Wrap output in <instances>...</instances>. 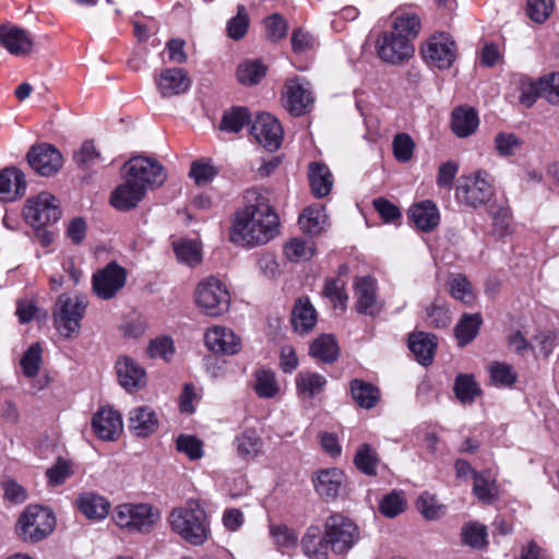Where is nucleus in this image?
Returning <instances> with one entry per match:
<instances>
[{"label":"nucleus","mask_w":559,"mask_h":559,"mask_svg":"<svg viewBox=\"0 0 559 559\" xmlns=\"http://www.w3.org/2000/svg\"><path fill=\"white\" fill-rule=\"evenodd\" d=\"M247 205L237 212L230 241L241 246H261L278 234V216L269 198L258 189L246 193Z\"/></svg>","instance_id":"f257e3e1"},{"label":"nucleus","mask_w":559,"mask_h":559,"mask_svg":"<svg viewBox=\"0 0 559 559\" xmlns=\"http://www.w3.org/2000/svg\"><path fill=\"white\" fill-rule=\"evenodd\" d=\"M168 523L173 532L192 545H202L207 539L206 513L198 502L190 501L186 507L173 509Z\"/></svg>","instance_id":"f03ea898"},{"label":"nucleus","mask_w":559,"mask_h":559,"mask_svg":"<svg viewBox=\"0 0 559 559\" xmlns=\"http://www.w3.org/2000/svg\"><path fill=\"white\" fill-rule=\"evenodd\" d=\"M120 528L132 534H150L160 520V512L150 503H121L112 513Z\"/></svg>","instance_id":"7ed1b4c3"},{"label":"nucleus","mask_w":559,"mask_h":559,"mask_svg":"<svg viewBox=\"0 0 559 559\" xmlns=\"http://www.w3.org/2000/svg\"><path fill=\"white\" fill-rule=\"evenodd\" d=\"M55 525L56 519L49 509L31 504L20 514L15 533L22 542L36 544L47 538L53 532Z\"/></svg>","instance_id":"20e7f679"},{"label":"nucleus","mask_w":559,"mask_h":559,"mask_svg":"<svg viewBox=\"0 0 559 559\" xmlns=\"http://www.w3.org/2000/svg\"><path fill=\"white\" fill-rule=\"evenodd\" d=\"M324 534L330 549L336 555L347 554L360 538L356 523L341 513L328 516L324 523Z\"/></svg>","instance_id":"39448f33"},{"label":"nucleus","mask_w":559,"mask_h":559,"mask_svg":"<svg viewBox=\"0 0 559 559\" xmlns=\"http://www.w3.org/2000/svg\"><path fill=\"white\" fill-rule=\"evenodd\" d=\"M195 302L204 314L218 317L228 311L230 296L221 280L209 276L198 284L195 288Z\"/></svg>","instance_id":"423d86ee"},{"label":"nucleus","mask_w":559,"mask_h":559,"mask_svg":"<svg viewBox=\"0 0 559 559\" xmlns=\"http://www.w3.org/2000/svg\"><path fill=\"white\" fill-rule=\"evenodd\" d=\"M86 302L80 297L61 295L58 297L53 322L59 333L67 338L78 335L84 317Z\"/></svg>","instance_id":"0eeeda50"},{"label":"nucleus","mask_w":559,"mask_h":559,"mask_svg":"<svg viewBox=\"0 0 559 559\" xmlns=\"http://www.w3.org/2000/svg\"><path fill=\"white\" fill-rule=\"evenodd\" d=\"M61 214L59 200L47 191L28 198L23 209L24 218L32 226L53 225Z\"/></svg>","instance_id":"6e6552de"},{"label":"nucleus","mask_w":559,"mask_h":559,"mask_svg":"<svg viewBox=\"0 0 559 559\" xmlns=\"http://www.w3.org/2000/svg\"><path fill=\"white\" fill-rule=\"evenodd\" d=\"M492 195L493 188L489 182V175L484 170L461 178L455 189L457 201L473 209L486 204Z\"/></svg>","instance_id":"1a4fd4ad"},{"label":"nucleus","mask_w":559,"mask_h":559,"mask_svg":"<svg viewBox=\"0 0 559 559\" xmlns=\"http://www.w3.org/2000/svg\"><path fill=\"white\" fill-rule=\"evenodd\" d=\"M314 104V95L311 84L298 76L286 80L282 91V105L296 117L311 111Z\"/></svg>","instance_id":"9d476101"},{"label":"nucleus","mask_w":559,"mask_h":559,"mask_svg":"<svg viewBox=\"0 0 559 559\" xmlns=\"http://www.w3.org/2000/svg\"><path fill=\"white\" fill-rule=\"evenodd\" d=\"M457 47L450 34L440 32L430 36L421 46L425 61L438 69H449L456 59Z\"/></svg>","instance_id":"9b49d317"},{"label":"nucleus","mask_w":559,"mask_h":559,"mask_svg":"<svg viewBox=\"0 0 559 559\" xmlns=\"http://www.w3.org/2000/svg\"><path fill=\"white\" fill-rule=\"evenodd\" d=\"M126 176L138 186L147 188L164 183L166 174L164 167L156 160L143 156H134L124 164Z\"/></svg>","instance_id":"f8f14e48"},{"label":"nucleus","mask_w":559,"mask_h":559,"mask_svg":"<svg viewBox=\"0 0 559 559\" xmlns=\"http://www.w3.org/2000/svg\"><path fill=\"white\" fill-rule=\"evenodd\" d=\"M376 49L380 59L392 64L402 63L414 55L412 43L393 31L383 32L378 37Z\"/></svg>","instance_id":"ddd939ff"},{"label":"nucleus","mask_w":559,"mask_h":559,"mask_svg":"<svg viewBox=\"0 0 559 559\" xmlns=\"http://www.w3.org/2000/svg\"><path fill=\"white\" fill-rule=\"evenodd\" d=\"M126 280V270L116 262H110L93 275V290L97 297L108 300L124 286Z\"/></svg>","instance_id":"4468645a"},{"label":"nucleus","mask_w":559,"mask_h":559,"mask_svg":"<svg viewBox=\"0 0 559 559\" xmlns=\"http://www.w3.org/2000/svg\"><path fill=\"white\" fill-rule=\"evenodd\" d=\"M250 134L269 151L277 150L283 140L280 121L270 114H259L250 127Z\"/></svg>","instance_id":"2eb2a0df"},{"label":"nucleus","mask_w":559,"mask_h":559,"mask_svg":"<svg viewBox=\"0 0 559 559\" xmlns=\"http://www.w3.org/2000/svg\"><path fill=\"white\" fill-rule=\"evenodd\" d=\"M355 309L360 314L377 316L382 305L377 298L376 280L371 276L357 277L354 282Z\"/></svg>","instance_id":"dca6fc26"},{"label":"nucleus","mask_w":559,"mask_h":559,"mask_svg":"<svg viewBox=\"0 0 559 559\" xmlns=\"http://www.w3.org/2000/svg\"><path fill=\"white\" fill-rule=\"evenodd\" d=\"M29 166L41 176H51L62 166L60 152L50 144L33 146L27 153Z\"/></svg>","instance_id":"f3484780"},{"label":"nucleus","mask_w":559,"mask_h":559,"mask_svg":"<svg viewBox=\"0 0 559 559\" xmlns=\"http://www.w3.org/2000/svg\"><path fill=\"white\" fill-rule=\"evenodd\" d=\"M204 342L209 350L215 354L235 355L241 349V340L233 330L215 325L204 334Z\"/></svg>","instance_id":"a211bd4d"},{"label":"nucleus","mask_w":559,"mask_h":559,"mask_svg":"<svg viewBox=\"0 0 559 559\" xmlns=\"http://www.w3.org/2000/svg\"><path fill=\"white\" fill-rule=\"evenodd\" d=\"M190 84L188 73L181 68L165 69L156 79L157 90L162 97L183 94L188 91Z\"/></svg>","instance_id":"6ab92c4d"},{"label":"nucleus","mask_w":559,"mask_h":559,"mask_svg":"<svg viewBox=\"0 0 559 559\" xmlns=\"http://www.w3.org/2000/svg\"><path fill=\"white\" fill-rule=\"evenodd\" d=\"M146 191L126 176V181L119 185L110 194V204L118 211L127 212L138 206Z\"/></svg>","instance_id":"aec40b11"},{"label":"nucleus","mask_w":559,"mask_h":559,"mask_svg":"<svg viewBox=\"0 0 559 559\" xmlns=\"http://www.w3.org/2000/svg\"><path fill=\"white\" fill-rule=\"evenodd\" d=\"M92 426L98 438L112 441L122 430L121 416L112 408H103L94 415Z\"/></svg>","instance_id":"412c9836"},{"label":"nucleus","mask_w":559,"mask_h":559,"mask_svg":"<svg viewBox=\"0 0 559 559\" xmlns=\"http://www.w3.org/2000/svg\"><path fill=\"white\" fill-rule=\"evenodd\" d=\"M0 44L15 56L27 55L33 48L28 33L16 26L0 25Z\"/></svg>","instance_id":"4be33fe9"},{"label":"nucleus","mask_w":559,"mask_h":559,"mask_svg":"<svg viewBox=\"0 0 559 559\" xmlns=\"http://www.w3.org/2000/svg\"><path fill=\"white\" fill-rule=\"evenodd\" d=\"M118 380L127 391L139 390L145 385V371L133 359L123 357L116 364Z\"/></svg>","instance_id":"5701e85b"},{"label":"nucleus","mask_w":559,"mask_h":559,"mask_svg":"<svg viewBox=\"0 0 559 559\" xmlns=\"http://www.w3.org/2000/svg\"><path fill=\"white\" fill-rule=\"evenodd\" d=\"M129 429L138 437H147L158 428L155 412L148 406L133 408L128 418Z\"/></svg>","instance_id":"b1692460"},{"label":"nucleus","mask_w":559,"mask_h":559,"mask_svg":"<svg viewBox=\"0 0 559 559\" xmlns=\"http://www.w3.org/2000/svg\"><path fill=\"white\" fill-rule=\"evenodd\" d=\"M344 478V473L338 468L322 469L313 479L314 489L325 500L335 499L338 496Z\"/></svg>","instance_id":"393cba45"},{"label":"nucleus","mask_w":559,"mask_h":559,"mask_svg":"<svg viewBox=\"0 0 559 559\" xmlns=\"http://www.w3.org/2000/svg\"><path fill=\"white\" fill-rule=\"evenodd\" d=\"M26 191L25 175L17 168H5L0 173V198L13 201Z\"/></svg>","instance_id":"a878e982"},{"label":"nucleus","mask_w":559,"mask_h":559,"mask_svg":"<svg viewBox=\"0 0 559 559\" xmlns=\"http://www.w3.org/2000/svg\"><path fill=\"white\" fill-rule=\"evenodd\" d=\"M75 506L90 520L105 519L110 509V503L103 496L91 491L79 495Z\"/></svg>","instance_id":"bb28decb"},{"label":"nucleus","mask_w":559,"mask_h":559,"mask_svg":"<svg viewBox=\"0 0 559 559\" xmlns=\"http://www.w3.org/2000/svg\"><path fill=\"white\" fill-rule=\"evenodd\" d=\"M301 547L309 559H329L330 544L325 542V534H322L319 526L312 525L307 528L301 539Z\"/></svg>","instance_id":"cd10ccee"},{"label":"nucleus","mask_w":559,"mask_h":559,"mask_svg":"<svg viewBox=\"0 0 559 559\" xmlns=\"http://www.w3.org/2000/svg\"><path fill=\"white\" fill-rule=\"evenodd\" d=\"M317 322V312L307 297L298 298L292 310V324L295 331L308 333Z\"/></svg>","instance_id":"c85d7f7f"},{"label":"nucleus","mask_w":559,"mask_h":559,"mask_svg":"<svg viewBox=\"0 0 559 559\" xmlns=\"http://www.w3.org/2000/svg\"><path fill=\"white\" fill-rule=\"evenodd\" d=\"M478 124L479 119L474 108L461 106L453 110L451 128L459 138L469 136L477 130Z\"/></svg>","instance_id":"c756f323"},{"label":"nucleus","mask_w":559,"mask_h":559,"mask_svg":"<svg viewBox=\"0 0 559 559\" xmlns=\"http://www.w3.org/2000/svg\"><path fill=\"white\" fill-rule=\"evenodd\" d=\"M436 340L435 335L424 332L415 333L409 336L408 347L419 364L428 366L432 362L437 347Z\"/></svg>","instance_id":"7c9ffc66"},{"label":"nucleus","mask_w":559,"mask_h":559,"mask_svg":"<svg viewBox=\"0 0 559 559\" xmlns=\"http://www.w3.org/2000/svg\"><path fill=\"white\" fill-rule=\"evenodd\" d=\"M263 440L254 429H246L236 436L234 445L238 456L250 461L258 457L263 450Z\"/></svg>","instance_id":"2f4dec72"},{"label":"nucleus","mask_w":559,"mask_h":559,"mask_svg":"<svg viewBox=\"0 0 559 559\" xmlns=\"http://www.w3.org/2000/svg\"><path fill=\"white\" fill-rule=\"evenodd\" d=\"M409 216L413 223L424 231L433 229L439 224V211L431 201H424L409 209Z\"/></svg>","instance_id":"473e14b6"},{"label":"nucleus","mask_w":559,"mask_h":559,"mask_svg":"<svg viewBox=\"0 0 559 559\" xmlns=\"http://www.w3.org/2000/svg\"><path fill=\"white\" fill-rule=\"evenodd\" d=\"M309 182L314 197L328 195L333 186V177L329 167L323 163H311L309 165Z\"/></svg>","instance_id":"72a5a7b5"},{"label":"nucleus","mask_w":559,"mask_h":559,"mask_svg":"<svg viewBox=\"0 0 559 559\" xmlns=\"http://www.w3.org/2000/svg\"><path fill=\"white\" fill-rule=\"evenodd\" d=\"M297 394L304 399H312L323 392L328 380L324 376L312 371H300L295 379Z\"/></svg>","instance_id":"f704fd0d"},{"label":"nucleus","mask_w":559,"mask_h":559,"mask_svg":"<svg viewBox=\"0 0 559 559\" xmlns=\"http://www.w3.org/2000/svg\"><path fill=\"white\" fill-rule=\"evenodd\" d=\"M309 354L321 362L332 364L340 356V347L333 335L323 334L310 344Z\"/></svg>","instance_id":"c9c22d12"},{"label":"nucleus","mask_w":559,"mask_h":559,"mask_svg":"<svg viewBox=\"0 0 559 559\" xmlns=\"http://www.w3.org/2000/svg\"><path fill=\"white\" fill-rule=\"evenodd\" d=\"M483 324L480 313H464L454 328V334L460 347L469 344L478 334Z\"/></svg>","instance_id":"e433bc0d"},{"label":"nucleus","mask_w":559,"mask_h":559,"mask_svg":"<svg viewBox=\"0 0 559 559\" xmlns=\"http://www.w3.org/2000/svg\"><path fill=\"white\" fill-rule=\"evenodd\" d=\"M349 385L352 397L359 407L370 409L380 401V391L373 384L354 379Z\"/></svg>","instance_id":"4c0bfd02"},{"label":"nucleus","mask_w":559,"mask_h":559,"mask_svg":"<svg viewBox=\"0 0 559 559\" xmlns=\"http://www.w3.org/2000/svg\"><path fill=\"white\" fill-rule=\"evenodd\" d=\"M379 462L380 457L370 444L362 443L358 447L354 456V464L358 471L368 476H376Z\"/></svg>","instance_id":"58836bf2"},{"label":"nucleus","mask_w":559,"mask_h":559,"mask_svg":"<svg viewBox=\"0 0 559 559\" xmlns=\"http://www.w3.org/2000/svg\"><path fill=\"white\" fill-rule=\"evenodd\" d=\"M325 219L324 207L313 205L304 210L302 214L299 216V225L304 231L317 235L323 230Z\"/></svg>","instance_id":"ea45409f"},{"label":"nucleus","mask_w":559,"mask_h":559,"mask_svg":"<svg viewBox=\"0 0 559 559\" xmlns=\"http://www.w3.org/2000/svg\"><path fill=\"white\" fill-rule=\"evenodd\" d=\"M253 390L259 397H275L280 392V385L275 373L266 369L257 370L254 373Z\"/></svg>","instance_id":"a19ab883"},{"label":"nucleus","mask_w":559,"mask_h":559,"mask_svg":"<svg viewBox=\"0 0 559 559\" xmlns=\"http://www.w3.org/2000/svg\"><path fill=\"white\" fill-rule=\"evenodd\" d=\"M453 390L457 400L463 404L473 403L475 397L481 394V389L474 376L468 373H461L456 377Z\"/></svg>","instance_id":"79ce46f5"},{"label":"nucleus","mask_w":559,"mask_h":559,"mask_svg":"<svg viewBox=\"0 0 559 559\" xmlns=\"http://www.w3.org/2000/svg\"><path fill=\"white\" fill-rule=\"evenodd\" d=\"M250 123L251 116L248 108L237 106L223 115L219 128L225 132L238 133Z\"/></svg>","instance_id":"37998d69"},{"label":"nucleus","mask_w":559,"mask_h":559,"mask_svg":"<svg viewBox=\"0 0 559 559\" xmlns=\"http://www.w3.org/2000/svg\"><path fill=\"white\" fill-rule=\"evenodd\" d=\"M266 74L265 66L258 60H247L237 68V80L242 85L258 84Z\"/></svg>","instance_id":"c03bdc74"},{"label":"nucleus","mask_w":559,"mask_h":559,"mask_svg":"<svg viewBox=\"0 0 559 559\" xmlns=\"http://www.w3.org/2000/svg\"><path fill=\"white\" fill-rule=\"evenodd\" d=\"M420 19L415 13H403L397 15L392 24V31L406 37L408 43L416 38L420 32Z\"/></svg>","instance_id":"a18cd8bd"},{"label":"nucleus","mask_w":559,"mask_h":559,"mask_svg":"<svg viewBox=\"0 0 559 559\" xmlns=\"http://www.w3.org/2000/svg\"><path fill=\"white\" fill-rule=\"evenodd\" d=\"M450 295L466 304L471 305L474 301V293L471 282L461 273L452 274L448 281Z\"/></svg>","instance_id":"49530a36"},{"label":"nucleus","mask_w":559,"mask_h":559,"mask_svg":"<svg viewBox=\"0 0 559 559\" xmlns=\"http://www.w3.org/2000/svg\"><path fill=\"white\" fill-rule=\"evenodd\" d=\"M406 498L402 491L393 490L388 495H384L379 502V511L385 518L392 519L406 509Z\"/></svg>","instance_id":"de8ad7c7"},{"label":"nucleus","mask_w":559,"mask_h":559,"mask_svg":"<svg viewBox=\"0 0 559 559\" xmlns=\"http://www.w3.org/2000/svg\"><path fill=\"white\" fill-rule=\"evenodd\" d=\"M43 349L38 343L31 345L21 358L23 374L27 378H34L38 374L43 364Z\"/></svg>","instance_id":"09e8293b"},{"label":"nucleus","mask_w":559,"mask_h":559,"mask_svg":"<svg viewBox=\"0 0 559 559\" xmlns=\"http://www.w3.org/2000/svg\"><path fill=\"white\" fill-rule=\"evenodd\" d=\"M323 294L333 304L334 308L346 309L348 296L345 292V283L342 280L332 278L325 281Z\"/></svg>","instance_id":"8fccbe9b"},{"label":"nucleus","mask_w":559,"mask_h":559,"mask_svg":"<svg viewBox=\"0 0 559 559\" xmlns=\"http://www.w3.org/2000/svg\"><path fill=\"white\" fill-rule=\"evenodd\" d=\"M490 379L493 384L500 386H511L516 381V373L512 366L504 362H491L488 367Z\"/></svg>","instance_id":"3c124183"},{"label":"nucleus","mask_w":559,"mask_h":559,"mask_svg":"<svg viewBox=\"0 0 559 559\" xmlns=\"http://www.w3.org/2000/svg\"><path fill=\"white\" fill-rule=\"evenodd\" d=\"M174 251L180 262L191 266L201 262V251L194 241L182 240L174 243Z\"/></svg>","instance_id":"603ef678"},{"label":"nucleus","mask_w":559,"mask_h":559,"mask_svg":"<svg viewBox=\"0 0 559 559\" xmlns=\"http://www.w3.org/2000/svg\"><path fill=\"white\" fill-rule=\"evenodd\" d=\"M523 145V141L514 133L500 132L495 136V148L500 156H512Z\"/></svg>","instance_id":"864d4df0"},{"label":"nucleus","mask_w":559,"mask_h":559,"mask_svg":"<svg viewBox=\"0 0 559 559\" xmlns=\"http://www.w3.org/2000/svg\"><path fill=\"white\" fill-rule=\"evenodd\" d=\"M249 27V16L245 5L239 4L237 8L236 16L231 17L227 22V34L235 40L241 39Z\"/></svg>","instance_id":"5fc2aeb1"},{"label":"nucleus","mask_w":559,"mask_h":559,"mask_svg":"<svg viewBox=\"0 0 559 559\" xmlns=\"http://www.w3.org/2000/svg\"><path fill=\"white\" fill-rule=\"evenodd\" d=\"M392 148L396 160L407 163L413 157L415 143L407 133H399L393 139Z\"/></svg>","instance_id":"6e6d98bb"},{"label":"nucleus","mask_w":559,"mask_h":559,"mask_svg":"<svg viewBox=\"0 0 559 559\" xmlns=\"http://www.w3.org/2000/svg\"><path fill=\"white\" fill-rule=\"evenodd\" d=\"M270 532L276 546L285 551L296 547L298 542L297 533L286 525H272Z\"/></svg>","instance_id":"4d7b16f0"},{"label":"nucleus","mask_w":559,"mask_h":559,"mask_svg":"<svg viewBox=\"0 0 559 559\" xmlns=\"http://www.w3.org/2000/svg\"><path fill=\"white\" fill-rule=\"evenodd\" d=\"M473 493L484 503H491L497 497L496 484L484 475L475 474Z\"/></svg>","instance_id":"13d9d810"},{"label":"nucleus","mask_w":559,"mask_h":559,"mask_svg":"<svg viewBox=\"0 0 559 559\" xmlns=\"http://www.w3.org/2000/svg\"><path fill=\"white\" fill-rule=\"evenodd\" d=\"M286 258L292 262L309 260L313 255V250L305 240L294 238L284 247Z\"/></svg>","instance_id":"bf43d9fd"},{"label":"nucleus","mask_w":559,"mask_h":559,"mask_svg":"<svg viewBox=\"0 0 559 559\" xmlns=\"http://www.w3.org/2000/svg\"><path fill=\"white\" fill-rule=\"evenodd\" d=\"M554 10V0H527L526 14L536 23H544Z\"/></svg>","instance_id":"052dcab7"},{"label":"nucleus","mask_w":559,"mask_h":559,"mask_svg":"<svg viewBox=\"0 0 559 559\" xmlns=\"http://www.w3.org/2000/svg\"><path fill=\"white\" fill-rule=\"evenodd\" d=\"M73 159L79 167L87 169L100 160V154L92 141H85L80 150L74 152Z\"/></svg>","instance_id":"680f3d73"},{"label":"nucleus","mask_w":559,"mask_h":559,"mask_svg":"<svg viewBox=\"0 0 559 559\" xmlns=\"http://www.w3.org/2000/svg\"><path fill=\"white\" fill-rule=\"evenodd\" d=\"M487 532L484 525L473 523L462 530V540L473 548H481L486 545Z\"/></svg>","instance_id":"e2e57ef3"},{"label":"nucleus","mask_w":559,"mask_h":559,"mask_svg":"<svg viewBox=\"0 0 559 559\" xmlns=\"http://www.w3.org/2000/svg\"><path fill=\"white\" fill-rule=\"evenodd\" d=\"M542 97L549 104L559 105V73H550L539 78Z\"/></svg>","instance_id":"0e129e2a"},{"label":"nucleus","mask_w":559,"mask_h":559,"mask_svg":"<svg viewBox=\"0 0 559 559\" xmlns=\"http://www.w3.org/2000/svg\"><path fill=\"white\" fill-rule=\"evenodd\" d=\"M176 448L179 452L187 454L190 460H199L203 456V443L194 436H179Z\"/></svg>","instance_id":"69168bd1"},{"label":"nucleus","mask_w":559,"mask_h":559,"mask_svg":"<svg viewBox=\"0 0 559 559\" xmlns=\"http://www.w3.org/2000/svg\"><path fill=\"white\" fill-rule=\"evenodd\" d=\"M71 475V464L62 457H59L57 462L46 471L48 481L52 486L63 484Z\"/></svg>","instance_id":"338daca9"},{"label":"nucleus","mask_w":559,"mask_h":559,"mask_svg":"<svg viewBox=\"0 0 559 559\" xmlns=\"http://www.w3.org/2000/svg\"><path fill=\"white\" fill-rule=\"evenodd\" d=\"M266 36L271 41H278L287 34V23L277 13L272 14L265 20Z\"/></svg>","instance_id":"774afa93"}]
</instances>
